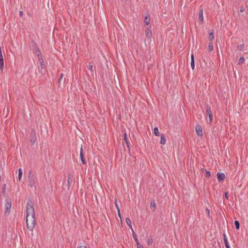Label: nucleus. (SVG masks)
Returning a JSON list of instances; mask_svg holds the SVG:
<instances>
[{"instance_id":"obj_3","label":"nucleus","mask_w":248,"mask_h":248,"mask_svg":"<svg viewBox=\"0 0 248 248\" xmlns=\"http://www.w3.org/2000/svg\"><path fill=\"white\" fill-rule=\"evenodd\" d=\"M28 182H29V186L30 187H32L35 184L34 182V177L33 174L32 173V170H30L29 172L28 175Z\"/></svg>"},{"instance_id":"obj_28","label":"nucleus","mask_w":248,"mask_h":248,"mask_svg":"<svg viewBox=\"0 0 248 248\" xmlns=\"http://www.w3.org/2000/svg\"><path fill=\"white\" fill-rule=\"evenodd\" d=\"M93 63L92 62H90L89 63V69L91 71V72L92 73V74H93Z\"/></svg>"},{"instance_id":"obj_9","label":"nucleus","mask_w":248,"mask_h":248,"mask_svg":"<svg viewBox=\"0 0 248 248\" xmlns=\"http://www.w3.org/2000/svg\"><path fill=\"white\" fill-rule=\"evenodd\" d=\"M80 159L82 162V163L83 164H86V162L85 161V159L84 158V155H83V149H82V146H81V148H80Z\"/></svg>"},{"instance_id":"obj_29","label":"nucleus","mask_w":248,"mask_h":248,"mask_svg":"<svg viewBox=\"0 0 248 248\" xmlns=\"http://www.w3.org/2000/svg\"><path fill=\"white\" fill-rule=\"evenodd\" d=\"M244 57H241L239 58L238 60V64H242L244 63Z\"/></svg>"},{"instance_id":"obj_35","label":"nucleus","mask_w":248,"mask_h":248,"mask_svg":"<svg viewBox=\"0 0 248 248\" xmlns=\"http://www.w3.org/2000/svg\"><path fill=\"white\" fill-rule=\"evenodd\" d=\"M237 48L240 49V50H242L244 49V45H238L237 46Z\"/></svg>"},{"instance_id":"obj_36","label":"nucleus","mask_w":248,"mask_h":248,"mask_svg":"<svg viewBox=\"0 0 248 248\" xmlns=\"http://www.w3.org/2000/svg\"><path fill=\"white\" fill-rule=\"evenodd\" d=\"M224 197L226 200L229 199V196H228V191H226L224 193Z\"/></svg>"},{"instance_id":"obj_13","label":"nucleus","mask_w":248,"mask_h":248,"mask_svg":"<svg viewBox=\"0 0 248 248\" xmlns=\"http://www.w3.org/2000/svg\"><path fill=\"white\" fill-rule=\"evenodd\" d=\"M166 140L165 136L164 134H162L161 135V139L160 140V143L162 145H164L166 144Z\"/></svg>"},{"instance_id":"obj_7","label":"nucleus","mask_w":248,"mask_h":248,"mask_svg":"<svg viewBox=\"0 0 248 248\" xmlns=\"http://www.w3.org/2000/svg\"><path fill=\"white\" fill-rule=\"evenodd\" d=\"M196 132L198 136H202V127L201 125L198 124L195 127Z\"/></svg>"},{"instance_id":"obj_18","label":"nucleus","mask_w":248,"mask_h":248,"mask_svg":"<svg viewBox=\"0 0 248 248\" xmlns=\"http://www.w3.org/2000/svg\"><path fill=\"white\" fill-rule=\"evenodd\" d=\"M132 235H133V237L136 243V244H138V243H140L138 239V238H137V234L136 233L134 232V230H132Z\"/></svg>"},{"instance_id":"obj_6","label":"nucleus","mask_w":248,"mask_h":248,"mask_svg":"<svg viewBox=\"0 0 248 248\" xmlns=\"http://www.w3.org/2000/svg\"><path fill=\"white\" fill-rule=\"evenodd\" d=\"M146 37L149 40L150 39L152 36V33L151 31V26H149L145 30Z\"/></svg>"},{"instance_id":"obj_34","label":"nucleus","mask_w":248,"mask_h":248,"mask_svg":"<svg viewBox=\"0 0 248 248\" xmlns=\"http://www.w3.org/2000/svg\"><path fill=\"white\" fill-rule=\"evenodd\" d=\"M63 77V74H61L60 76V77H59V79L58 80V84H59V86H60V82H61V80L62 79V78Z\"/></svg>"},{"instance_id":"obj_23","label":"nucleus","mask_w":248,"mask_h":248,"mask_svg":"<svg viewBox=\"0 0 248 248\" xmlns=\"http://www.w3.org/2000/svg\"><path fill=\"white\" fill-rule=\"evenodd\" d=\"M6 187V184H4L2 185V189H1V193H2V195H3V196H5V195Z\"/></svg>"},{"instance_id":"obj_16","label":"nucleus","mask_w":248,"mask_h":248,"mask_svg":"<svg viewBox=\"0 0 248 248\" xmlns=\"http://www.w3.org/2000/svg\"><path fill=\"white\" fill-rule=\"evenodd\" d=\"M209 40L210 42H212L214 39V32H209Z\"/></svg>"},{"instance_id":"obj_30","label":"nucleus","mask_w":248,"mask_h":248,"mask_svg":"<svg viewBox=\"0 0 248 248\" xmlns=\"http://www.w3.org/2000/svg\"><path fill=\"white\" fill-rule=\"evenodd\" d=\"M32 46L34 47V50H36V48H39L37 44H36V42H35L34 41H32Z\"/></svg>"},{"instance_id":"obj_47","label":"nucleus","mask_w":248,"mask_h":248,"mask_svg":"<svg viewBox=\"0 0 248 248\" xmlns=\"http://www.w3.org/2000/svg\"><path fill=\"white\" fill-rule=\"evenodd\" d=\"M226 248H231L230 245L225 246Z\"/></svg>"},{"instance_id":"obj_32","label":"nucleus","mask_w":248,"mask_h":248,"mask_svg":"<svg viewBox=\"0 0 248 248\" xmlns=\"http://www.w3.org/2000/svg\"><path fill=\"white\" fill-rule=\"evenodd\" d=\"M191 67L192 70L194 69L195 68V61L191 60Z\"/></svg>"},{"instance_id":"obj_40","label":"nucleus","mask_w":248,"mask_h":248,"mask_svg":"<svg viewBox=\"0 0 248 248\" xmlns=\"http://www.w3.org/2000/svg\"><path fill=\"white\" fill-rule=\"evenodd\" d=\"M206 213L207 214L208 217H209L210 215V210L207 208L206 209Z\"/></svg>"},{"instance_id":"obj_25","label":"nucleus","mask_w":248,"mask_h":248,"mask_svg":"<svg viewBox=\"0 0 248 248\" xmlns=\"http://www.w3.org/2000/svg\"><path fill=\"white\" fill-rule=\"evenodd\" d=\"M234 225L236 230H238L240 228V223L238 221H234Z\"/></svg>"},{"instance_id":"obj_26","label":"nucleus","mask_w":248,"mask_h":248,"mask_svg":"<svg viewBox=\"0 0 248 248\" xmlns=\"http://www.w3.org/2000/svg\"><path fill=\"white\" fill-rule=\"evenodd\" d=\"M213 49V44L212 42H210L208 45V50L210 52L212 51Z\"/></svg>"},{"instance_id":"obj_38","label":"nucleus","mask_w":248,"mask_h":248,"mask_svg":"<svg viewBox=\"0 0 248 248\" xmlns=\"http://www.w3.org/2000/svg\"><path fill=\"white\" fill-rule=\"evenodd\" d=\"M115 206H116V207L117 208V210H120V208H119V207L118 204L117 203V201L116 199H115Z\"/></svg>"},{"instance_id":"obj_22","label":"nucleus","mask_w":248,"mask_h":248,"mask_svg":"<svg viewBox=\"0 0 248 248\" xmlns=\"http://www.w3.org/2000/svg\"><path fill=\"white\" fill-rule=\"evenodd\" d=\"M39 61V62L40 63L41 68L42 69H45L46 68V66H45V64L44 63L43 59H40V60Z\"/></svg>"},{"instance_id":"obj_17","label":"nucleus","mask_w":248,"mask_h":248,"mask_svg":"<svg viewBox=\"0 0 248 248\" xmlns=\"http://www.w3.org/2000/svg\"><path fill=\"white\" fill-rule=\"evenodd\" d=\"M125 221H126V223L127 224V225L129 227V228H131L132 230H133L132 229V227L131 221L130 219V218L128 217H127L125 219Z\"/></svg>"},{"instance_id":"obj_24","label":"nucleus","mask_w":248,"mask_h":248,"mask_svg":"<svg viewBox=\"0 0 248 248\" xmlns=\"http://www.w3.org/2000/svg\"><path fill=\"white\" fill-rule=\"evenodd\" d=\"M154 134L156 136H159V132L158 131V129L157 127H155L154 129Z\"/></svg>"},{"instance_id":"obj_27","label":"nucleus","mask_w":248,"mask_h":248,"mask_svg":"<svg viewBox=\"0 0 248 248\" xmlns=\"http://www.w3.org/2000/svg\"><path fill=\"white\" fill-rule=\"evenodd\" d=\"M22 176V171L21 169H19L18 170V178L19 181H20L21 177Z\"/></svg>"},{"instance_id":"obj_11","label":"nucleus","mask_w":248,"mask_h":248,"mask_svg":"<svg viewBox=\"0 0 248 248\" xmlns=\"http://www.w3.org/2000/svg\"><path fill=\"white\" fill-rule=\"evenodd\" d=\"M73 176L71 174H68V180H67V186L68 189H69V187L71 185V183L73 181Z\"/></svg>"},{"instance_id":"obj_8","label":"nucleus","mask_w":248,"mask_h":248,"mask_svg":"<svg viewBox=\"0 0 248 248\" xmlns=\"http://www.w3.org/2000/svg\"><path fill=\"white\" fill-rule=\"evenodd\" d=\"M217 180L219 182H221L225 178V175L223 172H218L217 175Z\"/></svg>"},{"instance_id":"obj_5","label":"nucleus","mask_w":248,"mask_h":248,"mask_svg":"<svg viewBox=\"0 0 248 248\" xmlns=\"http://www.w3.org/2000/svg\"><path fill=\"white\" fill-rule=\"evenodd\" d=\"M206 113L208 116L210 123H211L213 120V115L211 110V107L209 105H206Z\"/></svg>"},{"instance_id":"obj_49","label":"nucleus","mask_w":248,"mask_h":248,"mask_svg":"<svg viewBox=\"0 0 248 248\" xmlns=\"http://www.w3.org/2000/svg\"><path fill=\"white\" fill-rule=\"evenodd\" d=\"M126 1H127L128 0H125Z\"/></svg>"},{"instance_id":"obj_1","label":"nucleus","mask_w":248,"mask_h":248,"mask_svg":"<svg viewBox=\"0 0 248 248\" xmlns=\"http://www.w3.org/2000/svg\"><path fill=\"white\" fill-rule=\"evenodd\" d=\"M26 224L28 230L32 231L35 225V213L31 199H29L26 208Z\"/></svg>"},{"instance_id":"obj_45","label":"nucleus","mask_w":248,"mask_h":248,"mask_svg":"<svg viewBox=\"0 0 248 248\" xmlns=\"http://www.w3.org/2000/svg\"><path fill=\"white\" fill-rule=\"evenodd\" d=\"M191 60L194 61V56L193 54H192L191 55Z\"/></svg>"},{"instance_id":"obj_41","label":"nucleus","mask_w":248,"mask_h":248,"mask_svg":"<svg viewBox=\"0 0 248 248\" xmlns=\"http://www.w3.org/2000/svg\"><path fill=\"white\" fill-rule=\"evenodd\" d=\"M0 58H3V55H2V52H1V47H0Z\"/></svg>"},{"instance_id":"obj_12","label":"nucleus","mask_w":248,"mask_h":248,"mask_svg":"<svg viewBox=\"0 0 248 248\" xmlns=\"http://www.w3.org/2000/svg\"><path fill=\"white\" fill-rule=\"evenodd\" d=\"M124 141L125 142L127 147H128V149L130 150V143L127 137L126 133L125 132L124 134Z\"/></svg>"},{"instance_id":"obj_4","label":"nucleus","mask_w":248,"mask_h":248,"mask_svg":"<svg viewBox=\"0 0 248 248\" xmlns=\"http://www.w3.org/2000/svg\"><path fill=\"white\" fill-rule=\"evenodd\" d=\"M36 140L37 138L36 136L35 130L34 129H32L31 130V132L30 135V140L31 143V144L33 145L34 143L36 142Z\"/></svg>"},{"instance_id":"obj_48","label":"nucleus","mask_w":248,"mask_h":248,"mask_svg":"<svg viewBox=\"0 0 248 248\" xmlns=\"http://www.w3.org/2000/svg\"><path fill=\"white\" fill-rule=\"evenodd\" d=\"M35 75H36V77H37V73H36Z\"/></svg>"},{"instance_id":"obj_10","label":"nucleus","mask_w":248,"mask_h":248,"mask_svg":"<svg viewBox=\"0 0 248 248\" xmlns=\"http://www.w3.org/2000/svg\"><path fill=\"white\" fill-rule=\"evenodd\" d=\"M33 52L38 57L39 61L40 60V59H43L39 48H36V50H34Z\"/></svg>"},{"instance_id":"obj_43","label":"nucleus","mask_w":248,"mask_h":248,"mask_svg":"<svg viewBox=\"0 0 248 248\" xmlns=\"http://www.w3.org/2000/svg\"><path fill=\"white\" fill-rule=\"evenodd\" d=\"M240 12H243L244 11V8L243 7H241L240 9Z\"/></svg>"},{"instance_id":"obj_20","label":"nucleus","mask_w":248,"mask_h":248,"mask_svg":"<svg viewBox=\"0 0 248 248\" xmlns=\"http://www.w3.org/2000/svg\"><path fill=\"white\" fill-rule=\"evenodd\" d=\"M153 237L152 236H150L148 238V240H147L148 245H152V244H153Z\"/></svg>"},{"instance_id":"obj_46","label":"nucleus","mask_w":248,"mask_h":248,"mask_svg":"<svg viewBox=\"0 0 248 248\" xmlns=\"http://www.w3.org/2000/svg\"><path fill=\"white\" fill-rule=\"evenodd\" d=\"M78 248H87L85 246H80L78 247Z\"/></svg>"},{"instance_id":"obj_31","label":"nucleus","mask_w":248,"mask_h":248,"mask_svg":"<svg viewBox=\"0 0 248 248\" xmlns=\"http://www.w3.org/2000/svg\"><path fill=\"white\" fill-rule=\"evenodd\" d=\"M151 208H154L153 211L155 209V202H151L150 205Z\"/></svg>"},{"instance_id":"obj_42","label":"nucleus","mask_w":248,"mask_h":248,"mask_svg":"<svg viewBox=\"0 0 248 248\" xmlns=\"http://www.w3.org/2000/svg\"><path fill=\"white\" fill-rule=\"evenodd\" d=\"M118 211V216L121 218V213H120V210H117Z\"/></svg>"},{"instance_id":"obj_33","label":"nucleus","mask_w":248,"mask_h":248,"mask_svg":"<svg viewBox=\"0 0 248 248\" xmlns=\"http://www.w3.org/2000/svg\"><path fill=\"white\" fill-rule=\"evenodd\" d=\"M205 176L209 178L211 176V173L209 171L205 170Z\"/></svg>"},{"instance_id":"obj_39","label":"nucleus","mask_w":248,"mask_h":248,"mask_svg":"<svg viewBox=\"0 0 248 248\" xmlns=\"http://www.w3.org/2000/svg\"><path fill=\"white\" fill-rule=\"evenodd\" d=\"M137 248H144L143 246L141 245L140 243L137 244Z\"/></svg>"},{"instance_id":"obj_15","label":"nucleus","mask_w":248,"mask_h":248,"mask_svg":"<svg viewBox=\"0 0 248 248\" xmlns=\"http://www.w3.org/2000/svg\"><path fill=\"white\" fill-rule=\"evenodd\" d=\"M150 19L148 15L145 16L144 22L146 25H148L150 24Z\"/></svg>"},{"instance_id":"obj_37","label":"nucleus","mask_w":248,"mask_h":248,"mask_svg":"<svg viewBox=\"0 0 248 248\" xmlns=\"http://www.w3.org/2000/svg\"><path fill=\"white\" fill-rule=\"evenodd\" d=\"M39 72L41 73L42 75H43L46 73V70H43V69H42L41 70L39 69Z\"/></svg>"},{"instance_id":"obj_2","label":"nucleus","mask_w":248,"mask_h":248,"mask_svg":"<svg viewBox=\"0 0 248 248\" xmlns=\"http://www.w3.org/2000/svg\"><path fill=\"white\" fill-rule=\"evenodd\" d=\"M12 203L11 200L9 198L6 199V202L5 204V210L4 215L6 216H8L10 215V209L11 207Z\"/></svg>"},{"instance_id":"obj_21","label":"nucleus","mask_w":248,"mask_h":248,"mask_svg":"<svg viewBox=\"0 0 248 248\" xmlns=\"http://www.w3.org/2000/svg\"><path fill=\"white\" fill-rule=\"evenodd\" d=\"M3 67H4L3 58H0V69L2 70L3 69Z\"/></svg>"},{"instance_id":"obj_14","label":"nucleus","mask_w":248,"mask_h":248,"mask_svg":"<svg viewBox=\"0 0 248 248\" xmlns=\"http://www.w3.org/2000/svg\"><path fill=\"white\" fill-rule=\"evenodd\" d=\"M199 19L201 21H202V22L203 21V10L202 9H201L199 11Z\"/></svg>"},{"instance_id":"obj_19","label":"nucleus","mask_w":248,"mask_h":248,"mask_svg":"<svg viewBox=\"0 0 248 248\" xmlns=\"http://www.w3.org/2000/svg\"><path fill=\"white\" fill-rule=\"evenodd\" d=\"M223 240L224 242L225 246L229 245V242L228 241V240H227V238L225 233L223 234Z\"/></svg>"},{"instance_id":"obj_44","label":"nucleus","mask_w":248,"mask_h":248,"mask_svg":"<svg viewBox=\"0 0 248 248\" xmlns=\"http://www.w3.org/2000/svg\"><path fill=\"white\" fill-rule=\"evenodd\" d=\"M19 14L20 17H22L23 16V12L22 11H19Z\"/></svg>"}]
</instances>
